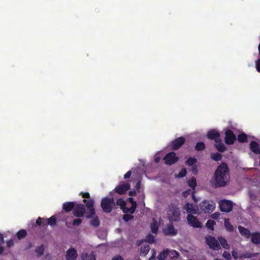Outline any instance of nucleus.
<instances>
[{
	"instance_id": "f257e3e1",
	"label": "nucleus",
	"mask_w": 260,
	"mask_h": 260,
	"mask_svg": "<svg viewBox=\"0 0 260 260\" xmlns=\"http://www.w3.org/2000/svg\"><path fill=\"white\" fill-rule=\"evenodd\" d=\"M229 169L227 164L222 162L216 169L212 179V185L217 188L224 187L229 182Z\"/></svg>"
},
{
	"instance_id": "f03ea898",
	"label": "nucleus",
	"mask_w": 260,
	"mask_h": 260,
	"mask_svg": "<svg viewBox=\"0 0 260 260\" xmlns=\"http://www.w3.org/2000/svg\"><path fill=\"white\" fill-rule=\"evenodd\" d=\"M80 195L84 199L83 202L85 203L86 208L88 211L86 213V217L87 218H91L95 215V209L94 208V201L90 198V194L88 192H80Z\"/></svg>"
},
{
	"instance_id": "7ed1b4c3",
	"label": "nucleus",
	"mask_w": 260,
	"mask_h": 260,
	"mask_svg": "<svg viewBox=\"0 0 260 260\" xmlns=\"http://www.w3.org/2000/svg\"><path fill=\"white\" fill-rule=\"evenodd\" d=\"M101 206L105 213H109L115 206L114 200L113 198L105 197L101 201Z\"/></svg>"
},
{
	"instance_id": "20e7f679",
	"label": "nucleus",
	"mask_w": 260,
	"mask_h": 260,
	"mask_svg": "<svg viewBox=\"0 0 260 260\" xmlns=\"http://www.w3.org/2000/svg\"><path fill=\"white\" fill-rule=\"evenodd\" d=\"M205 243L209 247L213 250H219L221 249V246L218 241L214 237L208 235L205 237Z\"/></svg>"
},
{
	"instance_id": "39448f33",
	"label": "nucleus",
	"mask_w": 260,
	"mask_h": 260,
	"mask_svg": "<svg viewBox=\"0 0 260 260\" xmlns=\"http://www.w3.org/2000/svg\"><path fill=\"white\" fill-rule=\"evenodd\" d=\"M200 207L205 213H210L215 209V204L213 202L205 200L200 203Z\"/></svg>"
},
{
	"instance_id": "423d86ee",
	"label": "nucleus",
	"mask_w": 260,
	"mask_h": 260,
	"mask_svg": "<svg viewBox=\"0 0 260 260\" xmlns=\"http://www.w3.org/2000/svg\"><path fill=\"white\" fill-rule=\"evenodd\" d=\"M170 219L177 221L180 219V211L177 206L171 204L169 206Z\"/></svg>"
},
{
	"instance_id": "0eeeda50",
	"label": "nucleus",
	"mask_w": 260,
	"mask_h": 260,
	"mask_svg": "<svg viewBox=\"0 0 260 260\" xmlns=\"http://www.w3.org/2000/svg\"><path fill=\"white\" fill-rule=\"evenodd\" d=\"M165 164L171 166L178 161L179 158L177 156L176 153L173 152H170L167 154L163 158Z\"/></svg>"
},
{
	"instance_id": "6e6552de",
	"label": "nucleus",
	"mask_w": 260,
	"mask_h": 260,
	"mask_svg": "<svg viewBox=\"0 0 260 260\" xmlns=\"http://www.w3.org/2000/svg\"><path fill=\"white\" fill-rule=\"evenodd\" d=\"M233 202L229 200H223L219 202L220 210L223 212H230L233 209Z\"/></svg>"
},
{
	"instance_id": "1a4fd4ad",
	"label": "nucleus",
	"mask_w": 260,
	"mask_h": 260,
	"mask_svg": "<svg viewBox=\"0 0 260 260\" xmlns=\"http://www.w3.org/2000/svg\"><path fill=\"white\" fill-rule=\"evenodd\" d=\"M86 210L85 206L82 204H76L73 211V215L77 217H83L85 214Z\"/></svg>"
},
{
	"instance_id": "9d476101",
	"label": "nucleus",
	"mask_w": 260,
	"mask_h": 260,
	"mask_svg": "<svg viewBox=\"0 0 260 260\" xmlns=\"http://www.w3.org/2000/svg\"><path fill=\"white\" fill-rule=\"evenodd\" d=\"M207 138L211 140H214L215 142H220V135L218 131L216 129H210L207 133Z\"/></svg>"
},
{
	"instance_id": "9b49d317",
	"label": "nucleus",
	"mask_w": 260,
	"mask_h": 260,
	"mask_svg": "<svg viewBox=\"0 0 260 260\" xmlns=\"http://www.w3.org/2000/svg\"><path fill=\"white\" fill-rule=\"evenodd\" d=\"M236 140V137L233 132L231 129H227L225 132V143L228 145H232Z\"/></svg>"
},
{
	"instance_id": "f8f14e48",
	"label": "nucleus",
	"mask_w": 260,
	"mask_h": 260,
	"mask_svg": "<svg viewBox=\"0 0 260 260\" xmlns=\"http://www.w3.org/2000/svg\"><path fill=\"white\" fill-rule=\"evenodd\" d=\"M187 219L188 223L194 228H201L202 223L199 221L198 218L191 214H188Z\"/></svg>"
},
{
	"instance_id": "ddd939ff",
	"label": "nucleus",
	"mask_w": 260,
	"mask_h": 260,
	"mask_svg": "<svg viewBox=\"0 0 260 260\" xmlns=\"http://www.w3.org/2000/svg\"><path fill=\"white\" fill-rule=\"evenodd\" d=\"M185 142V139L183 137H180L175 139L172 142V149L173 150H178L182 146Z\"/></svg>"
},
{
	"instance_id": "4468645a",
	"label": "nucleus",
	"mask_w": 260,
	"mask_h": 260,
	"mask_svg": "<svg viewBox=\"0 0 260 260\" xmlns=\"http://www.w3.org/2000/svg\"><path fill=\"white\" fill-rule=\"evenodd\" d=\"M131 185L129 183H123L115 187V190L118 194H123L129 189Z\"/></svg>"
},
{
	"instance_id": "2eb2a0df",
	"label": "nucleus",
	"mask_w": 260,
	"mask_h": 260,
	"mask_svg": "<svg viewBox=\"0 0 260 260\" xmlns=\"http://www.w3.org/2000/svg\"><path fill=\"white\" fill-rule=\"evenodd\" d=\"M77 256V251L74 248L71 247L67 250L66 255L67 260H76Z\"/></svg>"
},
{
	"instance_id": "dca6fc26",
	"label": "nucleus",
	"mask_w": 260,
	"mask_h": 260,
	"mask_svg": "<svg viewBox=\"0 0 260 260\" xmlns=\"http://www.w3.org/2000/svg\"><path fill=\"white\" fill-rule=\"evenodd\" d=\"M164 234L166 236H176L177 234V230L174 229L172 224L168 225L166 228L164 229Z\"/></svg>"
},
{
	"instance_id": "f3484780",
	"label": "nucleus",
	"mask_w": 260,
	"mask_h": 260,
	"mask_svg": "<svg viewBox=\"0 0 260 260\" xmlns=\"http://www.w3.org/2000/svg\"><path fill=\"white\" fill-rule=\"evenodd\" d=\"M76 206L75 202H67L63 204L62 209L66 212L68 213L74 210Z\"/></svg>"
},
{
	"instance_id": "a211bd4d",
	"label": "nucleus",
	"mask_w": 260,
	"mask_h": 260,
	"mask_svg": "<svg viewBox=\"0 0 260 260\" xmlns=\"http://www.w3.org/2000/svg\"><path fill=\"white\" fill-rule=\"evenodd\" d=\"M250 150L255 154H260V146L255 141H252L250 143Z\"/></svg>"
},
{
	"instance_id": "6ab92c4d",
	"label": "nucleus",
	"mask_w": 260,
	"mask_h": 260,
	"mask_svg": "<svg viewBox=\"0 0 260 260\" xmlns=\"http://www.w3.org/2000/svg\"><path fill=\"white\" fill-rule=\"evenodd\" d=\"M238 230L240 234L246 238H249L251 237V233L249 230L247 229L240 225L238 226Z\"/></svg>"
},
{
	"instance_id": "aec40b11",
	"label": "nucleus",
	"mask_w": 260,
	"mask_h": 260,
	"mask_svg": "<svg viewBox=\"0 0 260 260\" xmlns=\"http://www.w3.org/2000/svg\"><path fill=\"white\" fill-rule=\"evenodd\" d=\"M218 241L221 246L225 249H230V246L228 244L227 240L222 236H218L217 237Z\"/></svg>"
},
{
	"instance_id": "412c9836",
	"label": "nucleus",
	"mask_w": 260,
	"mask_h": 260,
	"mask_svg": "<svg viewBox=\"0 0 260 260\" xmlns=\"http://www.w3.org/2000/svg\"><path fill=\"white\" fill-rule=\"evenodd\" d=\"M81 260H96L94 252L92 251L89 254L87 253H83L81 255Z\"/></svg>"
},
{
	"instance_id": "4be33fe9",
	"label": "nucleus",
	"mask_w": 260,
	"mask_h": 260,
	"mask_svg": "<svg viewBox=\"0 0 260 260\" xmlns=\"http://www.w3.org/2000/svg\"><path fill=\"white\" fill-rule=\"evenodd\" d=\"M214 147L220 152H223L226 149V147L224 144L222 142L221 139H220V142H215Z\"/></svg>"
},
{
	"instance_id": "5701e85b",
	"label": "nucleus",
	"mask_w": 260,
	"mask_h": 260,
	"mask_svg": "<svg viewBox=\"0 0 260 260\" xmlns=\"http://www.w3.org/2000/svg\"><path fill=\"white\" fill-rule=\"evenodd\" d=\"M183 208L188 213L197 214V211L193 206V205L191 204L188 203L185 204Z\"/></svg>"
},
{
	"instance_id": "b1692460",
	"label": "nucleus",
	"mask_w": 260,
	"mask_h": 260,
	"mask_svg": "<svg viewBox=\"0 0 260 260\" xmlns=\"http://www.w3.org/2000/svg\"><path fill=\"white\" fill-rule=\"evenodd\" d=\"M136 207H137V203H135L133 204V206H132L131 207L128 208L125 206L121 210H122L123 212L124 213H130L131 214H133L136 210Z\"/></svg>"
},
{
	"instance_id": "393cba45",
	"label": "nucleus",
	"mask_w": 260,
	"mask_h": 260,
	"mask_svg": "<svg viewBox=\"0 0 260 260\" xmlns=\"http://www.w3.org/2000/svg\"><path fill=\"white\" fill-rule=\"evenodd\" d=\"M251 242L255 244H260V232H255L251 235Z\"/></svg>"
},
{
	"instance_id": "a878e982",
	"label": "nucleus",
	"mask_w": 260,
	"mask_h": 260,
	"mask_svg": "<svg viewBox=\"0 0 260 260\" xmlns=\"http://www.w3.org/2000/svg\"><path fill=\"white\" fill-rule=\"evenodd\" d=\"M170 250L166 249L162 250L157 256V258L158 260H165L169 256Z\"/></svg>"
},
{
	"instance_id": "bb28decb",
	"label": "nucleus",
	"mask_w": 260,
	"mask_h": 260,
	"mask_svg": "<svg viewBox=\"0 0 260 260\" xmlns=\"http://www.w3.org/2000/svg\"><path fill=\"white\" fill-rule=\"evenodd\" d=\"M190 193H191L192 200L194 201V202L195 203H197L198 202V199H197V198L195 196L194 191H191V190L190 189H189L184 191L183 193V195L184 197H187Z\"/></svg>"
},
{
	"instance_id": "cd10ccee",
	"label": "nucleus",
	"mask_w": 260,
	"mask_h": 260,
	"mask_svg": "<svg viewBox=\"0 0 260 260\" xmlns=\"http://www.w3.org/2000/svg\"><path fill=\"white\" fill-rule=\"evenodd\" d=\"M224 227L226 230L229 232L233 231L234 228L231 223L229 222V219H225L224 220Z\"/></svg>"
},
{
	"instance_id": "c85d7f7f",
	"label": "nucleus",
	"mask_w": 260,
	"mask_h": 260,
	"mask_svg": "<svg viewBox=\"0 0 260 260\" xmlns=\"http://www.w3.org/2000/svg\"><path fill=\"white\" fill-rule=\"evenodd\" d=\"M187 183L188 186L190 187L193 190L195 189L197 185L196 179L193 177L188 180Z\"/></svg>"
},
{
	"instance_id": "c756f323",
	"label": "nucleus",
	"mask_w": 260,
	"mask_h": 260,
	"mask_svg": "<svg viewBox=\"0 0 260 260\" xmlns=\"http://www.w3.org/2000/svg\"><path fill=\"white\" fill-rule=\"evenodd\" d=\"M36 224L39 226H46L47 225V219L39 217L36 220Z\"/></svg>"
},
{
	"instance_id": "7c9ffc66",
	"label": "nucleus",
	"mask_w": 260,
	"mask_h": 260,
	"mask_svg": "<svg viewBox=\"0 0 260 260\" xmlns=\"http://www.w3.org/2000/svg\"><path fill=\"white\" fill-rule=\"evenodd\" d=\"M150 229L151 232L153 234H157L158 230V225L157 224V222L155 220H153V221L150 224Z\"/></svg>"
},
{
	"instance_id": "2f4dec72",
	"label": "nucleus",
	"mask_w": 260,
	"mask_h": 260,
	"mask_svg": "<svg viewBox=\"0 0 260 260\" xmlns=\"http://www.w3.org/2000/svg\"><path fill=\"white\" fill-rule=\"evenodd\" d=\"M37 253V257H40L42 256L44 254V246L43 245H41L39 246H38L35 250Z\"/></svg>"
},
{
	"instance_id": "473e14b6",
	"label": "nucleus",
	"mask_w": 260,
	"mask_h": 260,
	"mask_svg": "<svg viewBox=\"0 0 260 260\" xmlns=\"http://www.w3.org/2000/svg\"><path fill=\"white\" fill-rule=\"evenodd\" d=\"M150 250V247L148 245H143L140 248V254L142 255H146L147 254Z\"/></svg>"
},
{
	"instance_id": "72a5a7b5",
	"label": "nucleus",
	"mask_w": 260,
	"mask_h": 260,
	"mask_svg": "<svg viewBox=\"0 0 260 260\" xmlns=\"http://www.w3.org/2000/svg\"><path fill=\"white\" fill-rule=\"evenodd\" d=\"M237 139L240 143H245L247 142V136L245 133H242L238 135Z\"/></svg>"
},
{
	"instance_id": "f704fd0d",
	"label": "nucleus",
	"mask_w": 260,
	"mask_h": 260,
	"mask_svg": "<svg viewBox=\"0 0 260 260\" xmlns=\"http://www.w3.org/2000/svg\"><path fill=\"white\" fill-rule=\"evenodd\" d=\"M27 235V232L25 230H20L17 233V236L18 239H22L25 238Z\"/></svg>"
},
{
	"instance_id": "c9c22d12",
	"label": "nucleus",
	"mask_w": 260,
	"mask_h": 260,
	"mask_svg": "<svg viewBox=\"0 0 260 260\" xmlns=\"http://www.w3.org/2000/svg\"><path fill=\"white\" fill-rule=\"evenodd\" d=\"M169 256L171 260H174V258L178 257L179 253L175 250H170Z\"/></svg>"
},
{
	"instance_id": "e433bc0d",
	"label": "nucleus",
	"mask_w": 260,
	"mask_h": 260,
	"mask_svg": "<svg viewBox=\"0 0 260 260\" xmlns=\"http://www.w3.org/2000/svg\"><path fill=\"white\" fill-rule=\"evenodd\" d=\"M205 148V144L203 142H198L195 146V149L198 151H202Z\"/></svg>"
},
{
	"instance_id": "4c0bfd02",
	"label": "nucleus",
	"mask_w": 260,
	"mask_h": 260,
	"mask_svg": "<svg viewBox=\"0 0 260 260\" xmlns=\"http://www.w3.org/2000/svg\"><path fill=\"white\" fill-rule=\"evenodd\" d=\"M216 224V222L214 220L209 219L208 220L206 224L207 228L212 231L214 230V226Z\"/></svg>"
},
{
	"instance_id": "58836bf2",
	"label": "nucleus",
	"mask_w": 260,
	"mask_h": 260,
	"mask_svg": "<svg viewBox=\"0 0 260 260\" xmlns=\"http://www.w3.org/2000/svg\"><path fill=\"white\" fill-rule=\"evenodd\" d=\"M56 224V219L55 216H52L49 218H47V225L50 226H54Z\"/></svg>"
},
{
	"instance_id": "ea45409f",
	"label": "nucleus",
	"mask_w": 260,
	"mask_h": 260,
	"mask_svg": "<svg viewBox=\"0 0 260 260\" xmlns=\"http://www.w3.org/2000/svg\"><path fill=\"white\" fill-rule=\"evenodd\" d=\"M197 162V159L195 157H189L186 161V165L188 166H193Z\"/></svg>"
},
{
	"instance_id": "a19ab883",
	"label": "nucleus",
	"mask_w": 260,
	"mask_h": 260,
	"mask_svg": "<svg viewBox=\"0 0 260 260\" xmlns=\"http://www.w3.org/2000/svg\"><path fill=\"white\" fill-rule=\"evenodd\" d=\"M222 155L219 153H213L211 155V158L215 161H219L222 159Z\"/></svg>"
},
{
	"instance_id": "79ce46f5",
	"label": "nucleus",
	"mask_w": 260,
	"mask_h": 260,
	"mask_svg": "<svg viewBox=\"0 0 260 260\" xmlns=\"http://www.w3.org/2000/svg\"><path fill=\"white\" fill-rule=\"evenodd\" d=\"M116 205L120 206V209H123L126 205L125 202L122 199H119L116 201Z\"/></svg>"
},
{
	"instance_id": "37998d69",
	"label": "nucleus",
	"mask_w": 260,
	"mask_h": 260,
	"mask_svg": "<svg viewBox=\"0 0 260 260\" xmlns=\"http://www.w3.org/2000/svg\"><path fill=\"white\" fill-rule=\"evenodd\" d=\"M100 222L98 217H94L91 221V224L94 227H98L100 225Z\"/></svg>"
},
{
	"instance_id": "c03bdc74",
	"label": "nucleus",
	"mask_w": 260,
	"mask_h": 260,
	"mask_svg": "<svg viewBox=\"0 0 260 260\" xmlns=\"http://www.w3.org/2000/svg\"><path fill=\"white\" fill-rule=\"evenodd\" d=\"M134 216L132 215L128 214L127 213H125L123 216V219L126 221L127 222L131 220H132L134 219Z\"/></svg>"
},
{
	"instance_id": "a18cd8bd",
	"label": "nucleus",
	"mask_w": 260,
	"mask_h": 260,
	"mask_svg": "<svg viewBox=\"0 0 260 260\" xmlns=\"http://www.w3.org/2000/svg\"><path fill=\"white\" fill-rule=\"evenodd\" d=\"M146 241L148 243L152 244L155 241L154 237L152 235L149 234L146 237Z\"/></svg>"
},
{
	"instance_id": "49530a36",
	"label": "nucleus",
	"mask_w": 260,
	"mask_h": 260,
	"mask_svg": "<svg viewBox=\"0 0 260 260\" xmlns=\"http://www.w3.org/2000/svg\"><path fill=\"white\" fill-rule=\"evenodd\" d=\"M186 174V170L185 169H182L180 170L179 173L176 175L178 178H182Z\"/></svg>"
},
{
	"instance_id": "de8ad7c7",
	"label": "nucleus",
	"mask_w": 260,
	"mask_h": 260,
	"mask_svg": "<svg viewBox=\"0 0 260 260\" xmlns=\"http://www.w3.org/2000/svg\"><path fill=\"white\" fill-rule=\"evenodd\" d=\"M82 222V220L80 218H75L73 220L72 224L74 226H78Z\"/></svg>"
},
{
	"instance_id": "09e8293b",
	"label": "nucleus",
	"mask_w": 260,
	"mask_h": 260,
	"mask_svg": "<svg viewBox=\"0 0 260 260\" xmlns=\"http://www.w3.org/2000/svg\"><path fill=\"white\" fill-rule=\"evenodd\" d=\"M222 256L226 259V260H231V255L229 252L224 251L222 253Z\"/></svg>"
},
{
	"instance_id": "8fccbe9b",
	"label": "nucleus",
	"mask_w": 260,
	"mask_h": 260,
	"mask_svg": "<svg viewBox=\"0 0 260 260\" xmlns=\"http://www.w3.org/2000/svg\"><path fill=\"white\" fill-rule=\"evenodd\" d=\"M255 67L258 72L260 73V58L258 59L255 62Z\"/></svg>"
},
{
	"instance_id": "3c124183",
	"label": "nucleus",
	"mask_w": 260,
	"mask_h": 260,
	"mask_svg": "<svg viewBox=\"0 0 260 260\" xmlns=\"http://www.w3.org/2000/svg\"><path fill=\"white\" fill-rule=\"evenodd\" d=\"M136 188L138 192H140L141 188V181H138L136 185Z\"/></svg>"
},
{
	"instance_id": "603ef678",
	"label": "nucleus",
	"mask_w": 260,
	"mask_h": 260,
	"mask_svg": "<svg viewBox=\"0 0 260 260\" xmlns=\"http://www.w3.org/2000/svg\"><path fill=\"white\" fill-rule=\"evenodd\" d=\"M132 174V172L131 171H128L124 175V179H126L129 178Z\"/></svg>"
},
{
	"instance_id": "864d4df0",
	"label": "nucleus",
	"mask_w": 260,
	"mask_h": 260,
	"mask_svg": "<svg viewBox=\"0 0 260 260\" xmlns=\"http://www.w3.org/2000/svg\"><path fill=\"white\" fill-rule=\"evenodd\" d=\"M7 246L8 247H11L14 245V242L12 240H10L9 241H8L6 243Z\"/></svg>"
},
{
	"instance_id": "5fc2aeb1",
	"label": "nucleus",
	"mask_w": 260,
	"mask_h": 260,
	"mask_svg": "<svg viewBox=\"0 0 260 260\" xmlns=\"http://www.w3.org/2000/svg\"><path fill=\"white\" fill-rule=\"evenodd\" d=\"M137 192L135 190H131L128 192V195L131 197H134L136 196Z\"/></svg>"
},
{
	"instance_id": "6e6d98bb",
	"label": "nucleus",
	"mask_w": 260,
	"mask_h": 260,
	"mask_svg": "<svg viewBox=\"0 0 260 260\" xmlns=\"http://www.w3.org/2000/svg\"><path fill=\"white\" fill-rule=\"evenodd\" d=\"M112 260H124L123 257L120 255H117L114 257Z\"/></svg>"
},
{
	"instance_id": "4d7b16f0",
	"label": "nucleus",
	"mask_w": 260,
	"mask_h": 260,
	"mask_svg": "<svg viewBox=\"0 0 260 260\" xmlns=\"http://www.w3.org/2000/svg\"><path fill=\"white\" fill-rule=\"evenodd\" d=\"M232 254L233 257L235 259H237L238 258V253L236 251L233 250L232 252Z\"/></svg>"
},
{
	"instance_id": "13d9d810",
	"label": "nucleus",
	"mask_w": 260,
	"mask_h": 260,
	"mask_svg": "<svg viewBox=\"0 0 260 260\" xmlns=\"http://www.w3.org/2000/svg\"><path fill=\"white\" fill-rule=\"evenodd\" d=\"M4 243V239L3 235L0 233V245L3 244Z\"/></svg>"
},
{
	"instance_id": "bf43d9fd",
	"label": "nucleus",
	"mask_w": 260,
	"mask_h": 260,
	"mask_svg": "<svg viewBox=\"0 0 260 260\" xmlns=\"http://www.w3.org/2000/svg\"><path fill=\"white\" fill-rule=\"evenodd\" d=\"M192 167V172L194 174H197L198 173V169L197 167L194 165Z\"/></svg>"
},
{
	"instance_id": "052dcab7",
	"label": "nucleus",
	"mask_w": 260,
	"mask_h": 260,
	"mask_svg": "<svg viewBox=\"0 0 260 260\" xmlns=\"http://www.w3.org/2000/svg\"><path fill=\"white\" fill-rule=\"evenodd\" d=\"M128 201L132 203V206H133V204L136 203V202L134 201V199L132 197L128 198Z\"/></svg>"
},
{
	"instance_id": "680f3d73",
	"label": "nucleus",
	"mask_w": 260,
	"mask_h": 260,
	"mask_svg": "<svg viewBox=\"0 0 260 260\" xmlns=\"http://www.w3.org/2000/svg\"><path fill=\"white\" fill-rule=\"evenodd\" d=\"M160 160V157L159 156H157L155 158V161L156 162V163H158L159 162Z\"/></svg>"
},
{
	"instance_id": "e2e57ef3",
	"label": "nucleus",
	"mask_w": 260,
	"mask_h": 260,
	"mask_svg": "<svg viewBox=\"0 0 260 260\" xmlns=\"http://www.w3.org/2000/svg\"><path fill=\"white\" fill-rule=\"evenodd\" d=\"M155 257V252L154 251V253L149 258V260H153Z\"/></svg>"
},
{
	"instance_id": "0e129e2a",
	"label": "nucleus",
	"mask_w": 260,
	"mask_h": 260,
	"mask_svg": "<svg viewBox=\"0 0 260 260\" xmlns=\"http://www.w3.org/2000/svg\"><path fill=\"white\" fill-rule=\"evenodd\" d=\"M4 251V248L0 246V254H2Z\"/></svg>"
},
{
	"instance_id": "69168bd1",
	"label": "nucleus",
	"mask_w": 260,
	"mask_h": 260,
	"mask_svg": "<svg viewBox=\"0 0 260 260\" xmlns=\"http://www.w3.org/2000/svg\"><path fill=\"white\" fill-rule=\"evenodd\" d=\"M214 260H222V259L216 258H215Z\"/></svg>"
},
{
	"instance_id": "338daca9",
	"label": "nucleus",
	"mask_w": 260,
	"mask_h": 260,
	"mask_svg": "<svg viewBox=\"0 0 260 260\" xmlns=\"http://www.w3.org/2000/svg\"><path fill=\"white\" fill-rule=\"evenodd\" d=\"M250 257V255L246 256V257Z\"/></svg>"
}]
</instances>
